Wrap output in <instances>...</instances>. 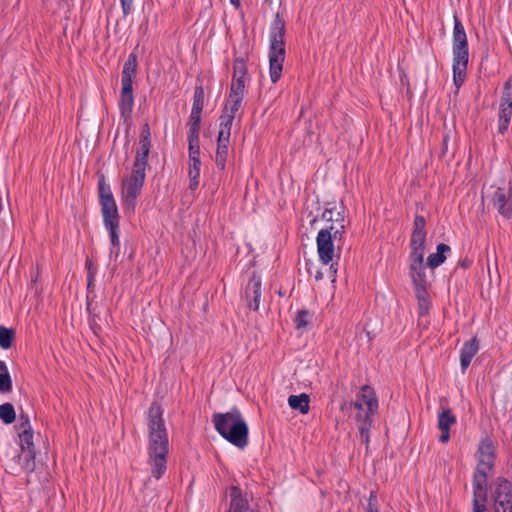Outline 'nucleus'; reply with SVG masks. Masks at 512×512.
Segmentation results:
<instances>
[{
  "instance_id": "11",
  "label": "nucleus",
  "mask_w": 512,
  "mask_h": 512,
  "mask_svg": "<svg viewBox=\"0 0 512 512\" xmlns=\"http://www.w3.org/2000/svg\"><path fill=\"white\" fill-rule=\"evenodd\" d=\"M144 181L145 170L133 166L131 176L124 184L126 198L134 201L140 194Z\"/></svg>"
},
{
  "instance_id": "5",
  "label": "nucleus",
  "mask_w": 512,
  "mask_h": 512,
  "mask_svg": "<svg viewBox=\"0 0 512 512\" xmlns=\"http://www.w3.org/2000/svg\"><path fill=\"white\" fill-rule=\"evenodd\" d=\"M493 512H512V483L498 477L492 490Z\"/></svg>"
},
{
  "instance_id": "26",
  "label": "nucleus",
  "mask_w": 512,
  "mask_h": 512,
  "mask_svg": "<svg viewBox=\"0 0 512 512\" xmlns=\"http://www.w3.org/2000/svg\"><path fill=\"white\" fill-rule=\"evenodd\" d=\"M414 292H415V296L418 301V314H419V316H424L428 313L429 308H430L427 288L426 287L417 288V289H414Z\"/></svg>"
},
{
  "instance_id": "34",
  "label": "nucleus",
  "mask_w": 512,
  "mask_h": 512,
  "mask_svg": "<svg viewBox=\"0 0 512 512\" xmlns=\"http://www.w3.org/2000/svg\"><path fill=\"white\" fill-rule=\"evenodd\" d=\"M0 419L5 424H11L15 421L16 412L14 406L11 403L7 402L0 405Z\"/></svg>"
},
{
  "instance_id": "36",
  "label": "nucleus",
  "mask_w": 512,
  "mask_h": 512,
  "mask_svg": "<svg viewBox=\"0 0 512 512\" xmlns=\"http://www.w3.org/2000/svg\"><path fill=\"white\" fill-rule=\"evenodd\" d=\"M372 420L371 415L369 413H365L363 422L359 425V436L361 442L368 444L369 442V429L371 426Z\"/></svg>"
},
{
  "instance_id": "4",
  "label": "nucleus",
  "mask_w": 512,
  "mask_h": 512,
  "mask_svg": "<svg viewBox=\"0 0 512 512\" xmlns=\"http://www.w3.org/2000/svg\"><path fill=\"white\" fill-rule=\"evenodd\" d=\"M285 21L276 13L270 27L269 34V70L272 83H276L283 70L285 59Z\"/></svg>"
},
{
  "instance_id": "30",
  "label": "nucleus",
  "mask_w": 512,
  "mask_h": 512,
  "mask_svg": "<svg viewBox=\"0 0 512 512\" xmlns=\"http://www.w3.org/2000/svg\"><path fill=\"white\" fill-rule=\"evenodd\" d=\"M344 210L343 204L328 203V206L321 214V218L332 223L336 221V213L339 212V214L344 215Z\"/></svg>"
},
{
  "instance_id": "18",
  "label": "nucleus",
  "mask_w": 512,
  "mask_h": 512,
  "mask_svg": "<svg viewBox=\"0 0 512 512\" xmlns=\"http://www.w3.org/2000/svg\"><path fill=\"white\" fill-rule=\"evenodd\" d=\"M345 218L344 215L339 214V212L336 213V221L332 222L329 227L324 228L323 230H326L329 232L331 237H334L337 243V248L340 249L341 245L343 244V235L345 233Z\"/></svg>"
},
{
  "instance_id": "43",
  "label": "nucleus",
  "mask_w": 512,
  "mask_h": 512,
  "mask_svg": "<svg viewBox=\"0 0 512 512\" xmlns=\"http://www.w3.org/2000/svg\"><path fill=\"white\" fill-rule=\"evenodd\" d=\"M243 99L244 98L229 96L226 104L228 106V114L236 116V113L241 107Z\"/></svg>"
},
{
  "instance_id": "35",
  "label": "nucleus",
  "mask_w": 512,
  "mask_h": 512,
  "mask_svg": "<svg viewBox=\"0 0 512 512\" xmlns=\"http://www.w3.org/2000/svg\"><path fill=\"white\" fill-rule=\"evenodd\" d=\"M14 340V331L12 329L0 326V347L9 349Z\"/></svg>"
},
{
  "instance_id": "49",
  "label": "nucleus",
  "mask_w": 512,
  "mask_h": 512,
  "mask_svg": "<svg viewBox=\"0 0 512 512\" xmlns=\"http://www.w3.org/2000/svg\"><path fill=\"white\" fill-rule=\"evenodd\" d=\"M139 142L151 143V132L150 127L147 123H145L141 128Z\"/></svg>"
},
{
  "instance_id": "50",
  "label": "nucleus",
  "mask_w": 512,
  "mask_h": 512,
  "mask_svg": "<svg viewBox=\"0 0 512 512\" xmlns=\"http://www.w3.org/2000/svg\"><path fill=\"white\" fill-rule=\"evenodd\" d=\"M367 512H379L377 504V495L375 494V492L370 493L367 505Z\"/></svg>"
},
{
  "instance_id": "53",
  "label": "nucleus",
  "mask_w": 512,
  "mask_h": 512,
  "mask_svg": "<svg viewBox=\"0 0 512 512\" xmlns=\"http://www.w3.org/2000/svg\"><path fill=\"white\" fill-rule=\"evenodd\" d=\"M472 264V261L468 258H464L459 261L458 266H460L463 269H468Z\"/></svg>"
},
{
  "instance_id": "28",
  "label": "nucleus",
  "mask_w": 512,
  "mask_h": 512,
  "mask_svg": "<svg viewBox=\"0 0 512 512\" xmlns=\"http://www.w3.org/2000/svg\"><path fill=\"white\" fill-rule=\"evenodd\" d=\"M468 59L469 57H453V78L465 80Z\"/></svg>"
},
{
  "instance_id": "38",
  "label": "nucleus",
  "mask_w": 512,
  "mask_h": 512,
  "mask_svg": "<svg viewBox=\"0 0 512 512\" xmlns=\"http://www.w3.org/2000/svg\"><path fill=\"white\" fill-rule=\"evenodd\" d=\"M201 113L202 111L200 110H191V114L189 117V133L199 134Z\"/></svg>"
},
{
  "instance_id": "55",
  "label": "nucleus",
  "mask_w": 512,
  "mask_h": 512,
  "mask_svg": "<svg viewBox=\"0 0 512 512\" xmlns=\"http://www.w3.org/2000/svg\"><path fill=\"white\" fill-rule=\"evenodd\" d=\"M314 277H315L316 281H319L323 278V273L321 271L317 270Z\"/></svg>"
},
{
  "instance_id": "46",
  "label": "nucleus",
  "mask_w": 512,
  "mask_h": 512,
  "mask_svg": "<svg viewBox=\"0 0 512 512\" xmlns=\"http://www.w3.org/2000/svg\"><path fill=\"white\" fill-rule=\"evenodd\" d=\"M309 312L306 310H300L297 312L295 318V324L298 329L304 328L308 325Z\"/></svg>"
},
{
  "instance_id": "20",
  "label": "nucleus",
  "mask_w": 512,
  "mask_h": 512,
  "mask_svg": "<svg viewBox=\"0 0 512 512\" xmlns=\"http://www.w3.org/2000/svg\"><path fill=\"white\" fill-rule=\"evenodd\" d=\"M137 66V55L136 53L132 52L129 54L127 60L124 63L121 73V83L133 84V78L136 75Z\"/></svg>"
},
{
  "instance_id": "10",
  "label": "nucleus",
  "mask_w": 512,
  "mask_h": 512,
  "mask_svg": "<svg viewBox=\"0 0 512 512\" xmlns=\"http://www.w3.org/2000/svg\"><path fill=\"white\" fill-rule=\"evenodd\" d=\"M261 295V278L253 272L245 288V298L250 309H253L254 311L259 309Z\"/></svg>"
},
{
  "instance_id": "31",
  "label": "nucleus",
  "mask_w": 512,
  "mask_h": 512,
  "mask_svg": "<svg viewBox=\"0 0 512 512\" xmlns=\"http://www.w3.org/2000/svg\"><path fill=\"white\" fill-rule=\"evenodd\" d=\"M18 458L22 461V467L26 472L31 473L35 470V451L21 452Z\"/></svg>"
},
{
  "instance_id": "56",
  "label": "nucleus",
  "mask_w": 512,
  "mask_h": 512,
  "mask_svg": "<svg viewBox=\"0 0 512 512\" xmlns=\"http://www.w3.org/2000/svg\"><path fill=\"white\" fill-rule=\"evenodd\" d=\"M453 81H454V84H455V86L457 88H459L463 84V82H464L463 79H455V78H453Z\"/></svg>"
},
{
  "instance_id": "54",
  "label": "nucleus",
  "mask_w": 512,
  "mask_h": 512,
  "mask_svg": "<svg viewBox=\"0 0 512 512\" xmlns=\"http://www.w3.org/2000/svg\"><path fill=\"white\" fill-rule=\"evenodd\" d=\"M0 373H9L6 363L2 360H0Z\"/></svg>"
},
{
  "instance_id": "15",
  "label": "nucleus",
  "mask_w": 512,
  "mask_h": 512,
  "mask_svg": "<svg viewBox=\"0 0 512 512\" xmlns=\"http://www.w3.org/2000/svg\"><path fill=\"white\" fill-rule=\"evenodd\" d=\"M103 223L108 231L110 243L112 246H117L120 243V217L119 213L102 215Z\"/></svg>"
},
{
  "instance_id": "48",
  "label": "nucleus",
  "mask_w": 512,
  "mask_h": 512,
  "mask_svg": "<svg viewBox=\"0 0 512 512\" xmlns=\"http://www.w3.org/2000/svg\"><path fill=\"white\" fill-rule=\"evenodd\" d=\"M426 220L423 216L421 215H416L415 218H414V223H413V231L412 232H426Z\"/></svg>"
},
{
  "instance_id": "23",
  "label": "nucleus",
  "mask_w": 512,
  "mask_h": 512,
  "mask_svg": "<svg viewBox=\"0 0 512 512\" xmlns=\"http://www.w3.org/2000/svg\"><path fill=\"white\" fill-rule=\"evenodd\" d=\"M310 397L306 393L300 395H290L288 398V404L291 409L299 411L301 414H307L309 412Z\"/></svg>"
},
{
  "instance_id": "14",
  "label": "nucleus",
  "mask_w": 512,
  "mask_h": 512,
  "mask_svg": "<svg viewBox=\"0 0 512 512\" xmlns=\"http://www.w3.org/2000/svg\"><path fill=\"white\" fill-rule=\"evenodd\" d=\"M230 505L228 512H254L247 498L238 486H232L229 491Z\"/></svg>"
},
{
  "instance_id": "1",
  "label": "nucleus",
  "mask_w": 512,
  "mask_h": 512,
  "mask_svg": "<svg viewBox=\"0 0 512 512\" xmlns=\"http://www.w3.org/2000/svg\"><path fill=\"white\" fill-rule=\"evenodd\" d=\"M161 406L153 402L148 411V462L151 475L160 479L167 469L169 439Z\"/></svg>"
},
{
  "instance_id": "59",
  "label": "nucleus",
  "mask_w": 512,
  "mask_h": 512,
  "mask_svg": "<svg viewBox=\"0 0 512 512\" xmlns=\"http://www.w3.org/2000/svg\"><path fill=\"white\" fill-rule=\"evenodd\" d=\"M94 325H95V320H94V318H93V319L91 320V322H90V326L93 328L94 332L96 333V330H95V328H94Z\"/></svg>"
},
{
  "instance_id": "16",
  "label": "nucleus",
  "mask_w": 512,
  "mask_h": 512,
  "mask_svg": "<svg viewBox=\"0 0 512 512\" xmlns=\"http://www.w3.org/2000/svg\"><path fill=\"white\" fill-rule=\"evenodd\" d=\"M478 351L479 343L476 337H473L464 343L460 353V365L463 373L467 370L473 357L478 353Z\"/></svg>"
},
{
  "instance_id": "13",
  "label": "nucleus",
  "mask_w": 512,
  "mask_h": 512,
  "mask_svg": "<svg viewBox=\"0 0 512 512\" xmlns=\"http://www.w3.org/2000/svg\"><path fill=\"white\" fill-rule=\"evenodd\" d=\"M363 405L367 407V412L369 415H373L378 408V401L375 396L374 390L368 386L364 385L358 395V400L355 403V407L358 409H362Z\"/></svg>"
},
{
  "instance_id": "42",
  "label": "nucleus",
  "mask_w": 512,
  "mask_h": 512,
  "mask_svg": "<svg viewBox=\"0 0 512 512\" xmlns=\"http://www.w3.org/2000/svg\"><path fill=\"white\" fill-rule=\"evenodd\" d=\"M427 232H412L410 247H425Z\"/></svg>"
},
{
  "instance_id": "21",
  "label": "nucleus",
  "mask_w": 512,
  "mask_h": 512,
  "mask_svg": "<svg viewBox=\"0 0 512 512\" xmlns=\"http://www.w3.org/2000/svg\"><path fill=\"white\" fill-rule=\"evenodd\" d=\"M451 248L445 243H440L436 247V253H432L427 257V266L435 269L443 264L446 260V253L450 252Z\"/></svg>"
},
{
  "instance_id": "22",
  "label": "nucleus",
  "mask_w": 512,
  "mask_h": 512,
  "mask_svg": "<svg viewBox=\"0 0 512 512\" xmlns=\"http://www.w3.org/2000/svg\"><path fill=\"white\" fill-rule=\"evenodd\" d=\"M236 116L228 114V106L225 105L222 114L220 116V123H219V132L218 137H220L223 140L225 138H230L231 136V127L232 123L234 121Z\"/></svg>"
},
{
  "instance_id": "47",
  "label": "nucleus",
  "mask_w": 512,
  "mask_h": 512,
  "mask_svg": "<svg viewBox=\"0 0 512 512\" xmlns=\"http://www.w3.org/2000/svg\"><path fill=\"white\" fill-rule=\"evenodd\" d=\"M17 429L21 432L23 430L32 431L30 419L28 414L21 412L19 415V423Z\"/></svg>"
},
{
  "instance_id": "6",
  "label": "nucleus",
  "mask_w": 512,
  "mask_h": 512,
  "mask_svg": "<svg viewBox=\"0 0 512 512\" xmlns=\"http://www.w3.org/2000/svg\"><path fill=\"white\" fill-rule=\"evenodd\" d=\"M335 243L334 237H331L328 231L320 230L316 237L317 252L320 261L324 265L330 264L329 270L335 275L337 269L334 268L333 259L335 257Z\"/></svg>"
},
{
  "instance_id": "12",
  "label": "nucleus",
  "mask_w": 512,
  "mask_h": 512,
  "mask_svg": "<svg viewBox=\"0 0 512 512\" xmlns=\"http://www.w3.org/2000/svg\"><path fill=\"white\" fill-rule=\"evenodd\" d=\"M133 84L121 83L119 110L125 122L131 119L134 105Z\"/></svg>"
},
{
  "instance_id": "37",
  "label": "nucleus",
  "mask_w": 512,
  "mask_h": 512,
  "mask_svg": "<svg viewBox=\"0 0 512 512\" xmlns=\"http://www.w3.org/2000/svg\"><path fill=\"white\" fill-rule=\"evenodd\" d=\"M245 93V80L232 79L229 96L244 98Z\"/></svg>"
},
{
  "instance_id": "17",
  "label": "nucleus",
  "mask_w": 512,
  "mask_h": 512,
  "mask_svg": "<svg viewBox=\"0 0 512 512\" xmlns=\"http://www.w3.org/2000/svg\"><path fill=\"white\" fill-rule=\"evenodd\" d=\"M456 423V418L450 409L443 410L438 415V428L441 430L439 441L446 443L450 439V427Z\"/></svg>"
},
{
  "instance_id": "58",
  "label": "nucleus",
  "mask_w": 512,
  "mask_h": 512,
  "mask_svg": "<svg viewBox=\"0 0 512 512\" xmlns=\"http://www.w3.org/2000/svg\"><path fill=\"white\" fill-rule=\"evenodd\" d=\"M447 141H448V137L445 136L443 139V151H445L447 149Z\"/></svg>"
},
{
  "instance_id": "29",
  "label": "nucleus",
  "mask_w": 512,
  "mask_h": 512,
  "mask_svg": "<svg viewBox=\"0 0 512 512\" xmlns=\"http://www.w3.org/2000/svg\"><path fill=\"white\" fill-rule=\"evenodd\" d=\"M200 166V159L190 160L188 175L190 179V189L192 190H195L199 185Z\"/></svg>"
},
{
  "instance_id": "19",
  "label": "nucleus",
  "mask_w": 512,
  "mask_h": 512,
  "mask_svg": "<svg viewBox=\"0 0 512 512\" xmlns=\"http://www.w3.org/2000/svg\"><path fill=\"white\" fill-rule=\"evenodd\" d=\"M409 270V275L414 285V289L427 286V279L423 262L410 263Z\"/></svg>"
},
{
  "instance_id": "51",
  "label": "nucleus",
  "mask_w": 512,
  "mask_h": 512,
  "mask_svg": "<svg viewBox=\"0 0 512 512\" xmlns=\"http://www.w3.org/2000/svg\"><path fill=\"white\" fill-rule=\"evenodd\" d=\"M121 8L124 16L131 13L133 7V0H120Z\"/></svg>"
},
{
  "instance_id": "32",
  "label": "nucleus",
  "mask_w": 512,
  "mask_h": 512,
  "mask_svg": "<svg viewBox=\"0 0 512 512\" xmlns=\"http://www.w3.org/2000/svg\"><path fill=\"white\" fill-rule=\"evenodd\" d=\"M189 160L200 159L199 134L188 133Z\"/></svg>"
},
{
  "instance_id": "60",
  "label": "nucleus",
  "mask_w": 512,
  "mask_h": 512,
  "mask_svg": "<svg viewBox=\"0 0 512 512\" xmlns=\"http://www.w3.org/2000/svg\"><path fill=\"white\" fill-rule=\"evenodd\" d=\"M316 221H317V217H314V218L311 220V224L313 225Z\"/></svg>"
},
{
  "instance_id": "41",
  "label": "nucleus",
  "mask_w": 512,
  "mask_h": 512,
  "mask_svg": "<svg viewBox=\"0 0 512 512\" xmlns=\"http://www.w3.org/2000/svg\"><path fill=\"white\" fill-rule=\"evenodd\" d=\"M204 105V91L202 87H196L194 91L193 97V105L192 109L194 110H203Z\"/></svg>"
},
{
  "instance_id": "3",
  "label": "nucleus",
  "mask_w": 512,
  "mask_h": 512,
  "mask_svg": "<svg viewBox=\"0 0 512 512\" xmlns=\"http://www.w3.org/2000/svg\"><path fill=\"white\" fill-rule=\"evenodd\" d=\"M212 422L215 430L225 440L240 449L247 446L248 425L237 407H232L226 413H214L212 415Z\"/></svg>"
},
{
  "instance_id": "39",
  "label": "nucleus",
  "mask_w": 512,
  "mask_h": 512,
  "mask_svg": "<svg viewBox=\"0 0 512 512\" xmlns=\"http://www.w3.org/2000/svg\"><path fill=\"white\" fill-rule=\"evenodd\" d=\"M247 68L242 58L235 59L233 63V79L245 80Z\"/></svg>"
},
{
  "instance_id": "8",
  "label": "nucleus",
  "mask_w": 512,
  "mask_h": 512,
  "mask_svg": "<svg viewBox=\"0 0 512 512\" xmlns=\"http://www.w3.org/2000/svg\"><path fill=\"white\" fill-rule=\"evenodd\" d=\"M492 203L502 216L510 218L512 216V188L498 187L493 193Z\"/></svg>"
},
{
  "instance_id": "57",
  "label": "nucleus",
  "mask_w": 512,
  "mask_h": 512,
  "mask_svg": "<svg viewBox=\"0 0 512 512\" xmlns=\"http://www.w3.org/2000/svg\"><path fill=\"white\" fill-rule=\"evenodd\" d=\"M230 2L235 8H239L241 6L240 0H230Z\"/></svg>"
},
{
  "instance_id": "52",
  "label": "nucleus",
  "mask_w": 512,
  "mask_h": 512,
  "mask_svg": "<svg viewBox=\"0 0 512 512\" xmlns=\"http://www.w3.org/2000/svg\"><path fill=\"white\" fill-rule=\"evenodd\" d=\"M119 254H120V243H118L117 246H112L111 245V248H110V258H114V260H116L118 257H119Z\"/></svg>"
},
{
  "instance_id": "33",
  "label": "nucleus",
  "mask_w": 512,
  "mask_h": 512,
  "mask_svg": "<svg viewBox=\"0 0 512 512\" xmlns=\"http://www.w3.org/2000/svg\"><path fill=\"white\" fill-rule=\"evenodd\" d=\"M19 445L21 452H26L28 450L35 451L33 443V431L23 430L19 432Z\"/></svg>"
},
{
  "instance_id": "2",
  "label": "nucleus",
  "mask_w": 512,
  "mask_h": 512,
  "mask_svg": "<svg viewBox=\"0 0 512 512\" xmlns=\"http://www.w3.org/2000/svg\"><path fill=\"white\" fill-rule=\"evenodd\" d=\"M495 451L491 440L481 441L478 464L473 475V512H486L488 472L494 467Z\"/></svg>"
},
{
  "instance_id": "40",
  "label": "nucleus",
  "mask_w": 512,
  "mask_h": 512,
  "mask_svg": "<svg viewBox=\"0 0 512 512\" xmlns=\"http://www.w3.org/2000/svg\"><path fill=\"white\" fill-rule=\"evenodd\" d=\"M500 104L512 106V76L503 85Z\"/></svg>"
},
{
  "instance_id": "45",
  "label": "nucleus",
  "mask_w": 512,
  "mask_h": 512,
  "mask_svg": "<svg viewBox=\"0 0 512 512\" xmlns=\"http://www.w3.org/2000/svg\"><path fill=\"white\" fill-rule=\"evenodd\" d=\"M425 247H411L410 252V263L423 262L424 261Z\"/></svg>"
},
{
  "instance_id": "25",
  "label": "nucleus",
  "mask_w": 512,
  "mask_h": 512,
  "mask_svg": "<svg viewBox=\"0 0 512 512\" xmlns=\"http://www.w3.org/2000/svg\"><path fill=\"white\" fill-rule=\"evenodd\" d=\"M512 118V106H506L503 104L499 105V121H498V132L504 134L510 124Z\"/></svg>"
},
{
  "instance_id": "24",
  "label": "nucleus",
  "mask_w": 512,
  "mask_h": 512,
  "mask_svg": "<svg viewBox=\"0 0 512 512\" xmlns=\"http://www.w3.org/2000/svg\"><path fill=\"white\" fill-rule=\"evenodd\" d=\"M229 144L230 138H225V140L222 141L220 137H217L215 163L216 166L221 170H224L226 166Z\"/></svg>"
},
{
  "instance_id": "7",
  "label": "nucleus",
  "mask_w": 512,
  "mask_h": 512,
  "mask_svg": "<svg viewBox=\"0 0 512 512\" xmlns=\"http://www.w3.org/2000/svg\"><path fill=\"white\" fill-rule=\"evenodd\" d=\"M452 42L453 57H469L466 31L462 22L456 15H454Z\"/></svg>"
},
{
  "instance_id": "9",
  "label": "nucleus",
  "mask_w": 512,
  "mask_h": 512,
  "mask_svg": "<svg viewBox=\"0 0 512 512\" xmlns=\"http://www.w3.org/2000/svg\"><path fill=\"white\" fill-rule=\"evenodd\" d=\"M98 192L102 215L118 213V208L114 200L111 187L106 183L103 175L98 180Z\"/></svg>"
},
{
  "instance_id": "27",
  "label": "nucleus",
  "mask_w": 512,
  "mask_h": 512,
  "mask_svg": "<svg viewBox=\"0 0 512 512\" xmlns=\"http://www.w3.org/2000/svg\"><path fill=\"white\" fill-rule=\"evenodd\" d=\"M139 149L136 152V157L133 166L143 168L146 170L148 165L147 158L150 151L151 143L139 142Z\"/></svg>"
},
{
  "instance_id": "44",
  "label": "nucleus",
  "mask_w": 512,
  "mask_h": 512,
  "mask_svg": "<svg viewBox=\"0 0 512 512\" xmlns=\"http://www.w3.org/2000/svg\"><path fill=\"white\" fill-rule=\"evenodd\" d=\"M12 391V379L9 373H0V392Z\"/></svg>"
}]
</instances>
